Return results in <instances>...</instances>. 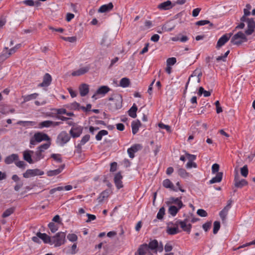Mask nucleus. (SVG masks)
<instances>
[{
    "instance_id": "nucleus-1",
    "label": "nucleus",
    "mask_w": 255,
    "mask_h": 255,
    "mask_svg": "<svg viewBox=\"0 0 255 255\" xmlns=\"http://www.w3.org/2000/svg\"><path fill=\"white\" fill-rule=\"evenodd\" d=\"M50 138L49 136L42 132H37L34 133V135L30 138V145H35L37 143L42 141H50Z\"/></svg>"
},
{
    "instance_id": "nucleus-2",
    "label": "nucleus",
    "mask_w": 255,
    "mask_h": 255,
    "mask_svg": "<svg viewBox=\"0 0 255 255\" xmlns=\"http://www.w3.org/2000/svg\"><path fill=\"white\" fill-rule=\"evenodd\" d=\"M65 233L62 232L57 233L55 236L51 237V245H54L55 247L61 246L65 243Z\"/></svg>"
},
{
    "instance_id": "nucleus-3",
    "label": "nucleus",
    "mask_w": 255,
    "mask_h": 255,
    "mask_svg": "<svg viewBox=\"0 0 255 255\" xmlns=\"http://www.w3.org/2000/svg\"><path fill=\"white\" fill-rule=\"evenodd\" d=\"M247 41L248 38L245 34L242 31H239L232 37L231 43L234 45H240Z\"/></svg>"
},
{
    "instance_id": "nucleus-4",
    "label": "nucleus",
    "mask_w": 255,
    "mask_h": 255,
    "mask_svg": "<svg viewBox=\"0 0 255 255\" xmlns=\"http://www.w3.org/2000/svg\"><path fill=\"white\" fill-rule=\"evenodd\" d=\"M111 89L107 86H101L99 87L92 96V98L95 100L104 97Z\"/></svg>"
},
{
    "instance_id": "nucleus-5",
    "label": "nucleus",
    "mask_w": 255,
    "mask_h": 255,
    "mask_svg": "<svg viewBox=\"0 0 255 255\" xmlns=\"http://www.w3.org/2000/svg\"><path fill=\"white\" fill-rule=\"evenodd\" d=\"M70 139V136L65 131L61 132L57 138V143L60 146H63Z\"/></svg>"
},
{
    "instance_id": "nucleus-6",
    "label": "nucleus",
    "mask_w": 255,
    "mask_h": 255,
    "mask_svg": "<svg viewBox=\"0 0 255 255\" xmlns=\"http://www.w3.org/2000/svg\"><path fill=\"white\" fill-rule=\"evenodd\" d=\"M109 100L113 101L112 103L110 104V105L112 107L111 109L113 110L120 109L122 106V96H119L117 98H113L110 97L109 98Z\"/></svg>"
},
{
    "instance_id": "nucleus-7",
    "label": "nucleus",
    "mask_w": 255,
    "mask_h": 255,
    "mask_svg": "<svg viewBox=\"0 0 255 255\" xmlns=\"http://www.w3.org/2000/svg\"><path fill=\"white\" fill-rule=\"evenodd\" d=\"M43 174L44 172L38 169H27L26 172L23 174V176L24 178H28L37 175H42Z\"/></svg>"
},
{
    "instance_id": "nucleus-8",
    "label": "nucleus",
    "mask_w": 255,
    "mask_h": 255,
    "mask_svg": "<svg viewBox=\"0 0 255 255\" xmlns=\"http://www.w3.org/2000/svg\"><path fill=\"white\" fill-rule=\"evenodd\" d=\"M232 34V33H226L221 37L217 41L216 48L219 49L225 45V44L229 40Z\"/></svg>"
},
{
    "instance_id": "nucleus-9",
    "label": "nucleus",
    "mask_w": 255,
    "mask_h": 255,
    "mask_svg": "<svg viewBox=\"0 0 255 255\" xmlns=\"http://www.w3.org/2000/svg\"><path fill=\"white\" fill-rule=\"evenodd\" d=\"M189 221V219L186 218L183 221H178L176 223L180 225V227L184 231L189 233L191 231L192 225L190 224H187Z\"/></svg>"
},
{
    "instance_id": "nucleus-10",
    "label": "nucleus",
    "mask_w": 255,
    "mask_h": 255,
    "mask_svg": "<svg viewBox=\"0 0 255 255\" xmlns=\"http://www.w3.org/2000/svg\"><path fill=\"white\" fill-rule=\"evenodd\" d=\"M248 29L245 31L247 35H251L255 31V21L253 18H247Z\"/></svg>"
},
{
    "instance_id": "nucleus-11",
    "label": "nucleus",
    "mask_w": 255,
    "mask_h": 255,
    "mask_svg": "<svg viewBox=\"0 0 255 255\" xmlns=\"http://www.w3.org/2000/svg\"><path fill=\"white\" fill-rule=\"evenodd\" d=\"M248 184V182L244 179L240 180L239 175H236L234 178V185L237 188H241Z\"/></svg>"
},
{
    "instance_id": "nucleus-12",
    "label": "nucleus",
    "mask_w": 255,
    "mask_h": 255,
    "mask_svg": "<svg viewBox=\"0 0 255 255\" xmlns=\"http://www.w3.org/2000/svg\"><path fill=\"white\" fill-rule=\"evenodd\" d=\"M83 128L81 126L73 127L70 130V133L73 138L78 137L80 136L82 132Z\"/></svg>"
},
{
    "instance_id": "nucleus-13",
    "label": "nucleus",
    "mask_w": 255,
    "mask_h": 255,
    "mask_svg": "<svg viewBox=\"0 0 255 255\" xmlns=\"http://www.w3.org/2000/svg\"><path fill=\"white\" fill-rule=\"evenodd\" d=\"M142 146L138 144H134L131 146L128 149V153L129 157L131 158H133L134 157V153L141 148Z\"/></svg>"
},
{
    "instance_id": "nucleus-14",
    "label": "nucleus",
    "mask_w": 255,
    "mask_h": 255,
    "mask_svg": "<svg viewBox=\"0 0 255 255\" xmlns=\"http://www.w3.org/2000/svg\"><path fill=\"white\" fill-rule=\"evenodd\" d=\"M175 4H173L171 1L167 0L158 5L157 8L160 10H168L172 8Z\"/></svg>"
},
{
    "instance_id": "nucleus-15",
    "label": "nucleus",
    "mask_w": 255,
    "mask_h": 255,
    "mask_svg": "<svg viewBox=\"0 0 255 255\" xmlns=\"http://www.w3.org/2000/svg\"><path fill=\"white\" fill-rule=\"evenodd\" d=\"M123 178V176L121 175V173L119 172L117 173L114 177V182L117 188L119 189L123 187V183L122 181V179Z\"/></svg>"
},
{
    "instance_id": "nucleus-16",
    "label": "nucleus",
    "mask_w": 255,
    "mask_h": 255,
    "mask_svg": "<svg viewBox=\"0 0 255 255\" xmlns=\"http://www.w3.org/2000/svg\"><path fill=\"white\" fill-rule=\"evenodd\" d=\"M168 203V204H175L179 207V208H182L184 206L181 201V197L178 198L170 197Z\"/></svg>"
},
{
    "instance_id": "nucleus-17",
    "label": "nucleus",
    "mask_w": 255,
    "mask_h": 255,
    "mask_svg": "<svg viewBox=\"0 0 255 255\" xmlns=\"http://www.w3.org/2000/svg\"><path fill=\"white\" fill-rule=\"evenodd\" d=\"M202 73L200 69H195L192 74L189 77L188 80H191V78L194 80H200L202 78Z\"/></svg>"
},
{
    "instance_id": "nucleus-18",
    "label": "nucleus",
    "mask_w": 255,
    "mask_h": 255,
    "mask_svg": "<svg viewBox=\"0 0 255 255\" xmlns=\"http://www.w3.org/2000/svg\"><path fill=\"white\" fill-rule=\"evenodd\" d=\"M89 69H90V68L88 66L82 67L77 70L73 71L71 73V75L73 76H81V75H84V74L86 73L89 70Z\"/></svg>"
},
{
    "instance_id": "nucleus-19",
    "label": "nucleus",
    "mask_w": 255,
    "mask_h": 255,
    "mask_svg": "<svg viewBox=\"0 0 255 255\" xmlns=\"http://www.w3.org/2000/svg\"><path fill=\"white\" fill-rule=\"evenodd\" d=\"M36 236L41 239L43 242L45 244H50L51 245V237L48 236L45 233H41L40 232H38L36 234Z\"/></svg>"
},
{
    "instance_id": "nucleus-20",
    "label": "nucleus",
    "mask_w": 255,
    "mask_h": 255,
    "mask_svg": "<svg viewBox=\"0 0 255 255\" xmlns=\"http://www.w3.org/2000/svg\"><path fill=\"white\" fill-rule=\"evenodd\" d=\"M18 160V155L17 154H12L5 157L4 159V162L6 164H10L12 163L13 162Z\"/></svg>"
},
{
    "instance_id": "nucleus-21",
    "label": "nucleus",
    "mask_w": 255,
    "mask_h": 255,
    "mask_svg": "<svg viewBox=\"0 0 255 255\" xmlns=\"http://www.w3.org/2000/svg\"><path fill=\"white\" fill-rule=\"evenodd\" d=\"M114 5L112 2L102 5L99 9L98 12L104 13L110 11L113 8Z\"/></svg>"
},
{
    "instance_id": "nucleus-22",
    "label": "nucleus",
    "mask_w": 255,
    "mask_h": 255,
    "mask_svg": "<svg viewBox=\"0 0 255 255\" xmlns=\"http://www.w3.org/2000/svg\"><path fill=\"white\" fill-rule=\"evenodd\" d=\"M72 189V186L70 185H66L64 187L58 186L56 188H53L50 190L51 194H54L56 191H61L64 190L66 191H70Z\"/></svg>"
},
{
    "instance_id": "nucleus-23",
    "label": "nucleus",
    "mask_w": 255,
    "mask_h": 255,
    "mask_svg": "<svg viewBox=\"0 0 255 255\" xmlns=\"http://www.w3.org/2000/svg\"><path fill=\"white\" fill-rule=\"evenodd\" d=\"M65 167V164L61 165L59 168L57 169L49 170L47 172V175L48 176H55L60 173Z\"/></svg>"
},
{
    "instance_id": "nucleus-24",
    "label": "nucleus",
    "mask_w": 255,
    "mask_h": 255,
    "mask_svg": "<svg viewBox=\"0 0 255 255\" xmlns=\"http://www.w3.org/2000/svg\"><path fill=\"white\" fill-rule=\"evenodd\" d=\"M80 95L82 97L85 96L89 91V86L86 84H82L79 87Z\"/></svg>"
},
{
    "instance_id": "nucleus-25",
    "label": "nucleus",
    "mask_w": 255,
    "mask_h": 255,
    "mask_svg": "<svg viewBox=\"0 0 255 255\" xmlns=\"http://www.w3.org/2000/svg\"><path fill=\"white\" fill-rule=\"evenodd\" d=\"M223 173L222 172H218L214 177L212 178L210 181V184H214L215 183L220 182L223 178Z\"/></svg>"
},
{
    "instance_id": "nucleus-26",
    "label": "nucleus",
    "mask_w": 255,
    "mask_h": 255,
    "mask_svg": "<svg viewBox=\"0 0 255 255\" xmlns=\"http://www.w3.org/2000/svg\"><path fill=\"white\" fill-rule=\"evenodd\" d=\"M149 249L146 244H144L139 246L137 250L138 255H144L148 252Z\"/></svg>"
},
{
    "instance_id": "nucleus-27",
    "label": "nucleus",
    "mask_w": 255,
    "mask_h": 255,
    "mask_svg": "<svg viewBox=\"0 0 255 255\" xmlns=\"http://www.w3.org/2000/svg\"><path fill=\"white\" fill-rule=\"evenodd\" d=\"M33 153L32 150H26L23 152V159L30 164L33 163V161L31 158L30 153Z\"/></svg>"
},
{
    "instance_id": "nucleus-28",
    "label": "nucleus",
    "mask_w": 255,
    "mask_h": 255,
    "mask_svg": "<svg viewBox=\"0 0 255 255\" xmlns=\"http://www.w3.org/2000/svg\"><path fill=\"white\" fill-rule=\"evenodd\" d=\"M170 224L172 225L173 223H169V224H168L166 230V232L169 235H173L179 233L180 231L177 227L173 228L170 227L169 225Z\"/></svg>"
},
{
    "instance_id": "nucleus-29",
    "label": "nucleus",
    "mask_w": 255,
    "mask_h": 255,
    "mask_svg": "<svg viewBox=\"0 0 255 255\" xmlns=\"http://www.w3.org/2000/svg\"><path fill=\"white\" fill-rule=\"evenodd\" d=\"M90 136L89 134H86L85 135H84L82 138L81 139V141H80V143H79L77 146H76V148L79 150L80 151H81V148H82V146L84 145L86 142H87L89 139H90Z\"/></svg>"
},
{
    "instance_id": "nucleus-30",
    "label": "nucleus",
    "mask_w": 255,
    "mask_h": 255,
    "mask_svg": "<svg viewBox=\"0 0 255 255\" xmlns=\"http://www.w3.org/2000/svg\"><path fill=\"white\" fill-rule=\"evenodd\" d=\"M141 123L139 120L133 121L131 123L132 132L133 134H136L138 131Z\"/></svg>"
},
{
    "instance_id": "nucleus-31",
    "label": "nucleus",
    "mask_w": 255,
    "mask_h": 255,
    "mask_svg": "<svg viewBox=\"0 0 255 255\" xmlns=\"http://www.w3.org/2000/svg\"><path fill=\"white\" fill-rule=\"evenodd\" d=\"M9 50L8 51V48L5 47L0 55V61H4L11 55Z\"/></svg>"
},
{
    "instance_id": "nucleus-32",
    "label": "nucleus",
    "mask_w": 255,
    "mask_h": 255,
    "mask_svg": "<svg viewBox=\"0 0 255 255\" xmlns=\"http://www.w3.org/2000/svg\"><path fill=\"white\" fill-rule=\"evenodd\" d=\"M137 111V108L135 104L130 108L128 111V115L132 118H135L136 117V112Z\"/></svg>"
},
{
    "instance_id": "nucleus-33",
    "label": "nucleus",
    "mask_w": 255,
    "mask_h": 255,
    "mask_svg": "<svg viewBox=\"0 0 255 255\" xmlns=\"http://www.w3.org/2000/svg\"><path fill=\"white\" fill-rule=\"evenodd\" d=\"M180 209L179 208L178 206L176 207L175 206L172 205L169 207L168 212L169 214L174 217L177 214Z\"/></svg>"
},
{
    "instance_id": "nucleus-34",
    "label": "nucleus",
    "mask_w": 255,
    "mask_h": 255,
    "mask_svg": "<svg viewBox=\"0 0 255 255\" xmlns=\"http://www.w3.org/2000/svg\"><path fill=\"white\" fill-rule=\"evenodd\" d=\"M163 186L166 188H169L173 191H176L177 190L174 188V185L171 181L168 179H166L163 181Z\"/></svg>"
},
{
    "instance_id": "nucleus-35",
    "label": "nucleus",
    "mask_w": 255,
    "mask_h": 255,
    "mask_svg": "<svg viewBox=\"0 0 255 255\" xmlns=\"http://www.w3.org/2000/svg\"><path fill=\"white\" fill-rule=\"evenodd\" d=\"M229 210H230V208L225 206L224 208V209L222 211H220V212L219 213V215L223 221H224L226 220V217L228 215Z\"/></svg>"
},
{
    "instance_id": "nucleus-36",
    "label": "nucleus",
    "mask_w": 255,
    "mask_h": 255,
    "mask_svg": "<svg viewBox=\"0 0 255 255\" xmlns=\"http://www.w3.org/2000/svg\"><path fill=\"white\" fill-rule=\"evenodd\" d=\"M38 94L33 93L30 95H26L23 97L24 102H26L32 100H34L37 98L38 96Z\"/></svg>"
},
{
    "instance_id": "nucleus-37",
    "label": "nucleus",
    "mask_w": 255,
    "mask_h": 255,
    "mask_svg": "<svg viewBox=\"0 0 255 255\" xmlns=\"http://www.w3.org/2000/svg\"><path fill=\"white\" fill-rule=\"evenodd\" d=\"M44 152L42 151V150H39L37 148V150L35 152V161H38L40 160L41 159L44 158V154H43Z\"/></svg>"
},
{
    "instance_id": "nucleus-38",
    "label": "nucleus",
    "mask_w": 255,
    "mask_h": 255,
    "mask_svg": "<svg viewBox=\"0 0 255 255\" xmlns=\"http://www.w3.org/2000/svg\"><path fill=\"white\" fill-rule=\"evenodd\" d=\"M52 123L51 121H45L40 123L38 125V128H49L52 126Z\"/></svg>"
},
{
    "instance_id": "nucleus-39",
    "label": "nucleus",
    "mask_w": 255,
    "mask_h": 255,
    "mask_svg": "<svg viewBox=\"0 0 255 255\" xmlns=\"http://www.w3.org/2000/svg\"><path fill=\"white\" fill-rule=\"evenodd\" d=\"M158 243L157 240H153L150 241L148 245V247L149 249L151 250H155L158 248Z\"/></svg>"
},
{
    "instance_id": "nucleus-40",
    "label": "nucleus",
    "mask_w": 255,
    "mask_h": 255,
    "mask_svg": "<svg viewBox=\"0 0 255 255\" xmlns=\"http://www.w3.org/2000/svg\"><path fill=\"white\" fill-rule=\"evenodd\" d=\"M15 208L14 207L6 209L2 214V218H6L11 215L14 211Z\"/></svg>"
},
{
    "instance_id": "nucleus-41",
    "label": "nucleus",
    "mask_w": 255,
    "mask_h": 255,
    "mask_svg": "<svg viewBox=\"0 0 255 255\" xmlns=\"http://www.w3.org/2000/svg\"><path fill=\"white\" fill-rule=\"evenodd\" d=\"M108 134V132L107 130L104 129L101 130L96 135V139L98 141L101 140L103 136L106 135Z\"/></svg>"
},
{
    "instance_id": "nucleus-42",
    "label": "nucleus",
    "mask_w": 255,
    "mask_h": 255,
    "mask_svg": "<svg viewBox=\"0 0 255 255\" xmlns=\"http://www.w3.org/2000/svg\"><path fill=\"white\" fill-rule=\"evenodd\" d=\"M178 174L181 177L184 178H187L189 175V173L187 172L183 168H179L178 170Z\"/></svg>"
},
{
    "instance_id": "nucleus-43",
    "label": "nucleus",
    "mask_w": 255,
    "mask_h": 255,
    "mask_svg": "<svg viewBox=\"0 0 255 255\" xmlns=\"http://www.w3.org/2000/svg\"><path fill=\"white\" fill-rule=\"evenodd\" d=\"M198 94L199 95H204L205 97H209L211 95V92L208 91H206L202 87H200L199 89Z\"/></svg>"
},
{
    "instance_id": "nucleus-44",
    "label": "nucleus",
    "mask_w": 255,
    "mask_h": 255,
    "mask_svg": "<svg viewBox=\"0 0 255 255\" xmlns=\"http://www.w3.org/2000/svg\"><path fill=\"white\" fill-rule=\"evenodd\" d=\"M47 142L45 143L40 145L37 147L39 150H42L43 152H44L45 150L47 149L51 145V142L50 141H47Z\"/></svg>"
},
{
    "instance_id": "nucleus-45",
    "label": "nucleus",
    "mask_w": 255,
    "mask_h": 255,
    "mask_svg": "<svg viewBox=\"0 0 255 255\" xmlns=\"http://www.w3.org/2000/svg\"><path fill=\"white\" fill-rule=\"evenodd\" d=\"M17 124L22 125L24 126H34L36 125V123L32 121H18Z\"/></svg>"
},
{
    "instance_id": "nucleus-46",
    "label": "nucleus",
    "mask_w": 255,
    "mask_h": 255,
    "mask_svg": "<svg viewBox=\"0 0 255 255\" xmlns=\"http://www.w3.org/2000/svg\"><path fill=\"white\" fill-rule=\"evenodd\" d=\"M108 196H109V191H108L105 190V191L102 192L101 193L99 197L98 198L99 201V202L103 201L105 198H108Z\"/></svg>"
},
{
    "instance_id": "nucleus-47",
    "label": "nucleus",
    "mask_w": 255,
    "mask_h": 255,
    "mask_svg": "<svg viewBox=\"0 0 255 255\" xmlns=\"http://www.w3.org/2000/svg\"><path fill=\"white\" fill-rule=\"evenodd\" d=\"M111 44V42L110 40H108V38L107 36H104L102 41L101 42V45L103 47H108Z\"/></svg>"
},
{
    "instance_id": "nucleus-48",
    "label": "nucleus",
    "mask_w": 255,
    "mask_h": 255,
    "mask_svg": "<svg viewBox=\"0 0 255 255\" xmlns=\"http://www.w3.org/2000/svg\"><path fill=\"white\" fill-rule=\"evenodd\" d=\"M207 24H209L211 27L213 26V23H211L210 21L208 20H202L196 22V24L197 25L201 26Z\"/></svg>"
},
{
    "instance_id": "nucleus-49",
    "label": "nucleus",
    "mask_w": 255,
    "mask_h": 255,
    "mask_svg": "<svg viewBox=\"0 0 255 255\" xmlns=\"http://www.w3.org/2000/svg\"><path fill=\"white\" fill-rule=\"evenodd\" d=\"M165 214V209L164 207H161L160 208L157 214V218L159 220H161L163 219V216Z\"/></svg>"
},
{
    "instance_id": "nucleus-50",
    "label": "nucleus",
    "mask_w": 255,
    "mask_h": 255,
    "mask_svg": "<svg viewBox=\"0 0 255 255\" xmlns=\"http://www.w3.org/2000/svg\"><path fill=\"white\" fill-rule=\"evenodd\" d=\"M48 227L50 229L51 232L53 233H55L58 229V227L53 222H50L48 224Z\"/></svg>"
},
{
    "instance_id": "nucleus-51",
    "label": "nucleus",
    "mask_w": 255,
    "mask_h": 255,
    "mask_svg": "<svg viewBox=\"0 0 255 255\" xmlns=\"http://www.w3.org/2000/svg\"><path fill=\"white\" fill-rule=\"evenodd\" d=\"M248 173L249 171L247 165H244L241 168V173L243 176L246 177L248 175Z\"/></svg>"
},
{
    "instance_id": "nucleus-52",
    "label": "nucleus",
    "mask_w": 255,
    "mask_h": 255,
    "mask_svg": "<svg viewBox=\"0 0 255 255\" xmlns=\"http://www.w3.org/2000/svg\"><path fill=\"white\" fill-rule=\"evenodd\" d=\"M15 165L19 168L25 169L27 164L23 161H16Z\"/></svg>"
},
{
    "instance_id": "nucleus-53",
    "label": "nucleus",
    "mask_w": 255,
    "mask_h": 255,
    "mask_svg": "<svg viewBox=\"0 0 255 255\" xmlns=\"http://www.w3.org/2000/svg\"><path fill=\"white\" fill-rule=\"evenodd\" d=\"M61 38H62L63 40L68 41L71 43H73L76 42L77 40V37L76 36H72V37H63V36H60Z\"/></svg>"
},
{
    "instance_id": "nucleus-54",
    "label": "nucleus",
    "mask_w": 255,
    "mask_h": 255,
    "mask_svg": "<svg viewBox=\"0 0 255 255\" xmlns=\"http://www.w3.org/2000/svg\"><path fill=\"white\" fill-rule=\"evenodd\" d=\"M220 228V223L219 221L214 222L213 233L216 234Z\"/></svg>"
},
{
    "instance_id": "nucleus-55",
    "label": "nucleus",
    "mask_w": 255,
    "mask_h": 255,
    "mask_svg": "<svg viewBox=\"0 0 255 255\" xmlns=\"http://www.w3.org/2000/svg\"><path fill=\"white\" fill-rule=\"evenodd\" d=\"M67 238L68 240L72 242L77 241L78 239L77 236L74 234H69L67 235Z\"/></svg>"
},
{
    "instance_id": "nucleus-56",
    "label": "nucleus",
    "mask_w": 255,
    "mask_h": 255,
    "mask_svg": "<svg viewBox=\"0 0 255 255\" xmlns=\"http://www.w3.org/2000/svg\"><path fill=\"white\" fill-rule=\"evenodd\" d=\"M115 83L118 86H121L123 88H126V87L129 86V85L130 84V81H120L119 84H118L117 83V82H115Z\"/></svg>"
},
{
    "instance_id": "nucleus-57",
    "label": "nucleus",
    "mask_w": 255,
    "mask_h": 255,
    "mask_svg": "<svg viewBox=\"0 0 255 255\" xmlns=\"http://www.w3.org/2000/svg\"><path fill=\"white\" fill-rule=\"evenodd\" d=\"M51 157L53 158L55 160L57 161L59 163H61L62 161L61 157V155L59 154H52L51 155Z\"/></svg>"
},
{
    "instance_id": "nucleus-58",
    "label": "nucleus",
    "mask_w": 255,
    "mask_h": 255,
    "mask_svg": "<svg viewBox=\"0 0 255 255\" xmlns=\"http://www.w3.org/2000/svg\"><path fill=\"white\" fill-rule=\"evenodd\" d=\"M158 127L160 128L165 129L168 132H171V128L168 125H164L163 123H159L158 124Z\"/></svg>"
},
{
    "instance_id": "nucleus-59",
    "label": "nucleus",
    "mask_w": 255,
    "mask_h": 255,
    "mask_svg": "<svg viewBox=\"0 0 255 255\" xmlns=\"http://www.w3.org/2000/svg\"><path fill=\"white\" fill-rule=\"evenodd\" d=\"M220 166L217 163H215L213 164L212 166V172L213 174H215L216 173L219 172Z\"/></svg>"
},
{
    "instance_id": "nucleus-60",
    "label": "nucleus",
    "mask_w": 255,
    "mask_h": 255,
    "mask_svg": "<svg viewBox=\"0 0 255 255\" xmlns=\"http://www.w3.org/2000/svg\"><path fill=\"white\" fill-rule=\"evenodd\" d=\"M77 244L74 243L71 247V250L67 252V254L74 255L77 253Z\"/></svg>"
},
{
    "instance_id": "nucleus-61",
    "label": "nucleus",
    "mask_w": 255,
    "mask_h": 255,
    "mask_svg": "<svg viewBox=\"0 0 255 255\" xmlns=\"http://www.w3.org/2000/svg\"><path fill=\"white\" fill-rule=\"evenodd\" d=\"M172 40L173 41L179 40L181 42H184L187 41L188 40V38L187 36L184 35V36H182L180 38L174 37L172 38Z\"/></svg>"
},
{
    "instance_id": "nucleus-62",
    "label": "nucleus",
    "mask_w": 255,
    "mask_h": 255,
    "mask_svg": "<svg viewBox=\"0 0 255 255\" xmlns=\"http://www.w3.org/2000/svg\"><path fill=\"white\" fill-rule=\"evenodd\" d=\"M197 214L202 217L207 216L208 214L206 211L203 209H198L197 212Z\"/></svg>"
},
{
    "instance_id": "nucleus-63",
    "label": "nucleus",
    "mask_w": 255,
    "mask_h": 255,
    "mask_svg": "<svg viewBox=\"0 0 255 255\" xmlns=\"http://www.w3.org/2000/svg\"><path fill=\"white\" fill-rule=\"evenodd\" d=\"M176 62V59L175 57L169 58L167 60V65H173Z\"/></svg>"
},
{
    "instance_id": "nucleus-64",
    "label": "nucleus",
    "mask_w": 255,
    "mask_h": 255,
    "mask_svg": "<svg viewBox=\"0 0 255 255\" xmlns=\"http://www.w3.org/2000/svg\"><path fill=\"white\" fill-rule=\"evenodd\" d=\"M211 224H212L211 222H206V223H205L203 225V226H202L203 229H204V230L205 232H207L210 228V227L211 226Z\"/></svg>"
}]
</instances>
